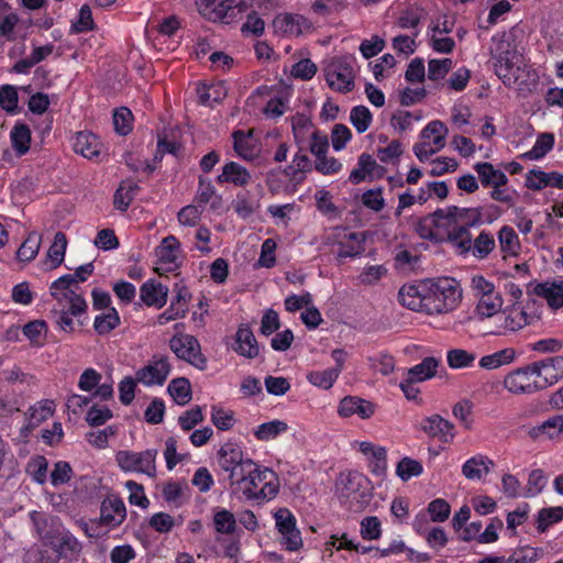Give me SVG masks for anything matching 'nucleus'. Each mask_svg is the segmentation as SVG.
<instances>
[{
    "mask_svg": "<svg viewBox=\"0 0 563 563\" xmlns=\"http://www.w3.org/2000/svg\"><path fill=\"white\" fill-rule=\"evenodd\" d=\"M218 464L228 474L229 487L233 495L244 500H253L256 463L244 456L243 451L234 444L223 445L218 453Z\"/></svg>",
    "mask_w": 563,
    "mask_h": 563,
    "instance_id": "nucleus-1",
    "label": "nucleus"
},
{
    "mask_svg": "<svg viewBox=\"0 0 563 563\" xmlns=\"http://www.w3.org/2000/svg\"><path fill=\"white\" fill-rule=\"evenodd\" d=\"M428 314H445L461 305L463 290L459 280L452 277L428 279Z\"/></svg>",
    "mask_w": 563,
    "mask_h": 563,
    "instance_id": "nucleus-2",
    "label": "nucleus"
},
{
    "mask_svg": "<svg viewBox=\"0 0 563 563\" xmlns=\"http://www.w3.org/2000/svg\"><path fill=\"white\" fill-rule=\"evenodd\" d=\"M471 289L475 298L473 318L478 321L496 319L504 307V298L495 284L483 275H474L471 278Z\"/></svg>",
    "mask_w": 563,
    "mask_h": 563,
    "instance_id": "nucleus-3",
    "label": "nucleus"
},
{
    "mask_svg": "<svg viewBox=\"0 0 563 563\" xmlns=\"http://www.w3.org/2000/svg\"><path fill=\"white\" fill-rule=\"evenodd\" d=\"M93 272L95 265L89 262L77 267L73 274L60 276L51 284V296L54 299H68L75 311H81L86 299L80 291L79 283L86 282Z\"/></svg>",
    "mask_w": 563,
    "mask_h": 563,
    "instance_id": "nucleus-4",
    "label": "nucleus"
},
{
    "mask_svg": "<svg viewBox=\"0 0 563 563\" xmlns=\"http://www.w3.org/2000/svg\"><path fill=\"white\" fill-rule=\"evenodd\" d=\"M356 59L352 55L335 56L324 63V79L336 92L346 93L354 89Z\"/></svg>",
    "mask_w": 563,
    "mask_h": 563,
    "instance_id": "nucleus-5",
    "label": "nucleus"
},
{
    "mask_svg": "<svg viewBox=\"0 0 563 563\" xmlns=\"http://www.w3.org/2000/svg\"><path fill=\"white\" fill-rule=\"evenodd\" d=\"M448 126L440 120L430 121L419 133V141L413 145L416 157L424 163L446 145Z\"/></svg>",
    "mask_w": 563,
    "mask_h": 563,
    "instance_id": "nucleus-6",
    "label": "nucleus"
},
{
    "mask_svg": "<svg viewBox=\"0 0 563 563\" xmlns=\"http://www.w3.org/2000/svg\"><path fill=\"white\" fill-rule=\"evenodd\" d=\"M158 451L147 449L141 452L121 450L115 454V462L124 473L144 474L151 478L156 476V459Z\"/></svg>",
    "mask_w": 563,
    "mask_h": 563,
    "instance_id": "nucleus-7",
    "label": "nucleus"
},
{
    "mask_svg": "<svg viewBox=\"0 0 563 563\" xmlns=\"http://www.w3.org/2000/svg\"><path fill=\"white\" fill-rule=\"evenodd\" d=\"M532 321L533 316L527 311L526 307L519 301H515L512 305L501 308L500 313L495 319V327L489 331V334L506 335L514 333L531 324Z\"/></svg>",
    "mask_w": 563,
    "mask_h": 563,
    "instance_id": "nucleus-8",
    "label": "nucleus"
},
{
    "mask_svg": "<svg viewBox=\"0 0 563 563\" xmlns=\"http://www.w3.org/2000/svg\"><path fill=\"white\" fill-rule=\"evenodd\" d=\"M168 345L177 358L198 369L207 367V358L203 356L201 345L196 336L187 333H176L169 339Z\"/></svg>",
    "mask_w": 563,
    "mask_h": 563,
    "instance_id": "nucleus-9",
    "label": "nucleus"
},
{
    "mask_svg": "<svg viewBox=\"0 0 563 563\" xmlns=\"http://www.w3.org/2000/svg\"><path fill=\"white\" fill-rule=\"evenodd\" d=\"M170 372L168 356L156 354L135 372V379L144 387H161L166 383Z\"/></svg>",
    "mask_w": 563,
    "mask_h": 563,
    "instance_id": "nucleus-10",
    "label": "nucleus"
},
{
    "mask_svg": "<svg viewBox=\"0 0 563 563\" xmlns=\"http://www.w3.org/2000/svg\"><path fill=\"white\" fill-rule=\"evenodd\" d=\"M156 266L155 272L159 275L173 273L178 269L181 263L180 242L175 235L164 238L155 249Z\"/></svg>",
    "mask_w": 563,
    "mask_h": 563,
    "instance_id": "nucleus-11",
    "label": "nucleus"
},
{
    "mask_svg": "<svg viewBox=\"0 0 563 563\" xmlns=\"http://www.w3.org/2000/svg\"><path fill=\"white\" fill-rule=\"evenodd\" d=\"M503 386L512 395L533 394L540 390L531 364L509 372L504 377Z\"/></svg>",
    "mask_w": 563,
    "mask_h": 563,
    "instance_id": "nucleus-12",
    "label": "nucleus"
},
{
    "mask_svg": "<svg viewBox=\"0 0 563 563\" xmlns=\"http://www.w3.org/2000/svg\"><path fill=\"white\" fill-rule=\"evenodd\" d=\"M437 217L445 221V225L474 228L482 223V210L479 208L449 207L437 210Z\"/></svg>",
    "mask_w": 563,
    "mask_h": 563,
    "instance_id": "nucleus-13",
    "label": "nucleus"
},
{
    "mask_svg": "<svg viewBox=\"0 0 563 563\" xmlns=\"http://www.w3.org/2000/svg\"><path fill=\"white\" fill-rule=\"evenodd\" d=\"M540 390L563 378V356H550L531 363Z\"/></svg>",
    "mask_w": 563,
    "mask_h": 563,
    "instance_id": "nucleus-14",
    "label": "nucleus"
},
{
    "mask_svg": "<svg viewBox=\"0 0 563 563\" xmlns=\"http://www.w3.org/2000/svg\"><path fill=\"white\" fill-rule=\"evenodd\" d=\"M428 279L404 285L398 292L399 302L413 311L427 313Z\"/></svg>",
    "mask_w": 563,
    "mask_h": 563,
    "instance_id": "nucleus-15",
    "label": "nucleus"
},
{
    "mask_svg": "<svg viewBox=\"0 0 563 563\" xmlns=\"http://www.w3.org/2000/svg\"><path fill=\"white\" fill-rule=\"evenodd\" d=\"M126 518V508L118 496L106 497L100 506L99 525L111 530L119 527Z\"/></svg>",
    "mask_w": 563,
    "mask_h": 563,
    "instance_id": "nucleus-16",
    "label": "nucleus"
},
{
    "mask_svg": "<svg viewBox=\"0 0 563 563\" xmlns=\"http://www.w3.org/2000/svg\"><path fill=\"white\" fill-rule=\"evenodd\" d=\"M353 448L365 456L371 472L383 477L387 472V451L384 446L374 444L369 441L354 442Z\"/></svg>",
    "mask_w": 563,
    "mask_h": 563,
    "instance_id": "nucleus-17",
    "label": "nucleus"
},
{
    "mask_svg": "<svg viewBox=\"0 0 563 563\" xmlns=\"http://www.w3.org/2000/svg\"><path fill=\"white\" fill-rule=\"evenodd\" d=\"M256 474L254 476V499L255 501L271 500L279 492V481L277 475L268 467H262L256 464Z\"/></svg>",
    "mask_w": 563,
    "mask_h": 563,
    "instance_id": "nucleus-18",
    "label": "nucleus"
},
{
    "mask_svg": "<svg viewBox=\"0 0 563 563\" xmlns=\"http://www.w3.org/2000/svg\"><path fill=\"white\" fill-rule=\"evenodd\" d=\"M273 26L276 33L285 36H299L311 29V22L297 13H280L275 16Z\"/></svg>",
    "mask_w": 563,
    "mask_h": 563,
    "instance_id": "nucleus-19",
    "label": "nucleus"
},
{
    "mask_svg": "<svg viewBox=\"0 0 563 563\" xmlns=\"http://www.w3.org/2000/svg\"><path fill=\"white\" fill-rule=\"evenodd\" d=\"M543 551L533 547H519L509 555L487 554L477 563H536L542 556Z\"/></svg>",
    "mask_w": 563,
    "mask_h": 563,
    "instance_id": "nucleus-20",
    "label": "nucleus"
},
{
    "mask_svg": "<svg viewBox=\"0 0 563 563\" xmlns=\"http://www.w3.org/2000/svg\"><path fill=\"white\" fill-rule=\"evenodd\" d=\"M386 169L379 165L369 154H361L357 166L350 174V181L360 184L365 180L373 181L384 176Z\"/></svg>",
    "mask_w": 563,
    "mask_h": 563,
    "instance_id": "nucleus-21",
    "label": "nucleus"
},
{
    "mask_svg": "<svg viewBox=\"0 0 563 563\" xmlns=\"http://www.w3.org/2000/svg\"><path fill=\"white\" fill-rule=\"evenodd\" d=\"M420 428L429 437L444 443L452 442L455 437L453 423L439 415H432L422 419Z\"/></svg>",
    "mask_w": 563,
    "mask_h": 563,
    "instance_id": "nucleus-22",
    "label": "nucleus"
},
{
    "mask_svg": "<svg viewBox=\"0 0 563 563\" xmlns=\"http://www.w3.org/2000/svg\"><path fill=\"white\" fill-rule=\"evenodd\" d=\"M340 258L355 257L363 253L365 239L362 233L341 229L335 233Z\"/></svg>",
    "mask_w": 563,
    "mask_h": 563,
    "instance_id": "nucleus-23",
    "label": "nucleus"
},
{
    "mask_svg": "<svg viewBox=\"0 0 563 563\" xmlns=\"http://www.w3.org/2000/svg\"><path fill=\"white\" fill-rule=\"evenodd\" d=\"M492 62L495 74L504 85L511 86L516 84L522 65V56L519 53H512L511 56Z\"/></svg>",
    "mask_w": 563,
    "mask_h": 563,
    "instance_id": "nucleus-24",
    "label": "nucleus"
},
{
    "mask_svg": "<svg viewBox=\"0 0 563 563\" xmlns=\"http://www.w3.org/2000/svg\"><path fill=\"white\" fill-rule=\"evenodd\" d=\"M169 289L156 279H148L140 287V299L147 307L163 308L168 299Z\"/></svg>",
    "mask_w": 563,
    "mask_h": 563,
    "instance_id": "nucleus-25",
    "label": "nucleus"
},
{
    "mask_svg": "<svg viewBox=\"0 0 563 563\" xmlns=\"http://www.w3.org/2000/svg\"><path fill=\"white\" fill-rule=\"evenodd\" d=\"M365 483L366 477L360 472H342L336 478L335 490L343 498L354 499Z\"/></svg>",
    "mask_w": 563,
    "mask_h": 563,
    "instance_id": "nucleus-26",
    "label": "nucleus"
},
{
    "mask_svg": "<svg viewBox=\"0 0 563 563\" xmlns=\"http://www.w3.org/2000/svg\"><path fill=\"white\" fill-rule=\"evenodd\" d=\"M497 240L503 260L518 258L520 256L522 245L512 227L503 225L497 233Z\"/></svg>",
    "mask_w": 563,
    "mask_h": 563,
    "instance_id": "nucleus-27",
    "label": "nucleus"
},
{
    "mask_svg": "<svg viewBox=\"0 0 563 563\" xmlns=\"http://www.w3.org/2000/svg\"><path fill=\"white\" fill-rule=\"evenodd\" d=\"M338 412L343 418L356 415L361 419H368L374 415L375 406L368 400L350 396L340 401Z\"/></svg>",
    "mask_w": 563,
    "mask_h": 563,
    "instance_id": "nucleus-28",
    "label": "nucleus"
},
{
    "mask_svg": "<svg viewBox=\"0 0 563 563\" xmlns=\"http://www.w3.org/2000/svg\"><path fill=\"white\" fill-rule=\"evenodd\" d=\"M54 300L56 301V305H57L56 323H57L58 328L62 331L67 332V333L74 332L76 329L74 318H80L82 314L86 313L87 308H88L87 302L85 301V306L81 311H75V309L73 308V306L70 303V300H68V299H66V300L54 299Z\"/></svg>",
    "mask_w": 563,
    "mask_h": 563,
    "instance_id": "nucleus-29",
    "label": "nucleus"
},
{
    "mask_svg": "<svg viewBox=\"0 0 563 563\" xmlns=\"http://www.w3.org/2000/svg\"><path fill=\"white\" fill-rule=\"evenodd\" d=\"M74 151L81 156L93 159L99 157L102 150V143L99 137L91 132H79L74 140Z\"/></svg>",
    "mask_w": 563,
    "mask_h": 563,
    "instance_id": "nucleus-30",
    "label": "nucleus"
},
{
    "mask_svg": "<svg viewBox=\"0 0 563 563\" xmlns=\"http://www.w3.org/2000/svg\"><path fill=\"white\" fill-rule=\"evenodd\" d=\"M444 229L448 234V242L455 253L464 257L468 256L473 240L470 229L457 225H444Z\"/></svg>",
    "mask_w": 563,
    "mask_h": 563,
    "instance_id": "nucleus-31",
    "label": "nucleus"
},
{
    "mask_svg": "<svg viewBox=\"0 0 563 563\" xmlns=\"http://www.w3.org/2000/svg\"><path fill=\"white\" fill-rule=\"evenodd\" d=\"M494 462L483 454L466 460L462 465V474L471 481L483 479L493 468Z\"/></svg>",
    "mask_w": 563,
    "mask_h": 563,
    "instance_id": "nucleus-32",
    "label": "nucleus"
},
{
    "mask_svg": "<svg viewBox=\"0 0 563 563\" xmlns=\"http://www.w3.org/2000/svg\"><path fill=\"white\" fill-rule=\"evenodd\" d=\"M234 351L247 358H254L258 355L260 347L257 341L249 327H240L238 329Z\"/></svg>",
    "mask_w": 563,
    "mask_h": 563,
    "instance_id": "nucleus-33",
    "label": "nucleus"
},
{
    "mask_svg": "<svg viewBox=\"0 0 563 563\" xmlns=\"http://www.w3.org/2000/svg\"><path fill=\"white\" fill-rule=\"evenodd\" d=\"M250 180V172L235 162L224 164L221 174L217 177L219 184L230 183L238 187L246 186Z\"/></svg>",
    "mask_w": 563,
    "mask_h": 563,
    "instance_id": "nucleus-34",
    "label": "nucleus"
},
{
    "mask_svg": "<svg viewBox=\"0 0 563 563\" xmlns=\"http://www.w3.org/2000/svg\"><path fill=\"white\" fill-rule=\"evenodd\" d=\"M56 409V404L52 399H42L32 405L26 412L27 424L36 428L47 419H49Z\"/></svg>",
    "mask_w": 563,
    "mask_h": 563,
    "instance_id": "nucleus-35",
    "label": "nucleus"
},
{
    "mask_svg": "<svg viewBox=\"0 0 563 563\" xmlns=\"http://www.w3.org/2000/svg\"><path fill=\"white\" fill-rule=\"evenodd\" d=\"M563 432V413L555 415L543 421L541 424L532 427L529 435L532 439H555Z\"/></svg>",
    "mask_w": 563,
    "mask_h": 563,
    "instance_id": "nucleus-36",
    "label": "nucleus"
},
{
    "mask_svg": "<svg viewBox=\"0 0 563 563\" xmlns=\"http://www.w3.org/2000/svg\"><path fill=\"white\" fill-rule=\"evenodd\" d=\"M233 147L235 153L246 161H253L260 154V148L251 133L243 131H235L233 133Z\"/></svg>",
    "mask_w": 563,
    "mask_h": 563,
    "instance_id": "nucleus-37",
    "label": "nucleus"
},
{
    "mask_svg": "<svg viewBox=\"0 0 563 563\" xmlns=\"http://www.w3.org/2000/svg\"><path fill=\"white\" fill-rule=\"evenodd\" d=\"M484 187H503L508 183L506 174L490 163H477L474 166Z\"/></svg>",
    "mask_w": 563,
    "mask_h": 563,
    "instance_id": "nucleus-38",
    "label": "nucleus"
},
{
    "mask_svg": "<svg viewBox=\"0 0 563 563\" xmlns=\"http://www.w3.org/2000/svg\"><path fill=\"white\" fill-rule=\"evenodd\" d=\"M212 527L219 534H233L238 528L234 514L225 508H212Z\"/></svg>",
    "mask_w": 563,
    "mask_h": 563,
    "instance_id": "nucleus-39",
    "label": "nucleus"
},
{
    "mask_svg": "<svg viewBox=\"0 0 563 563\" xmlns=\"http://www.w3.org/2000/svg\"><path fill=\"white\" fill-rule=\"evenodd\" d=\"M66 249V235L63 232L55 233L54 240L46 253L45 265L48 269H55L63 264L65 260Z\"/></svg>",
    "mask_w": 563,
    "mask_h": 563,
    "instance_id": "nucleus-40",
    "label": "nucleus"
},
{
    "mask_svg": "<svg viewBox=\"0 0 563 563\" xmlns=\"http://www.w3.org/2000/svg\"><path fill=\"white\" fill-rule=\"evenodd\" d=\"M470 249V255L479 261L486 260L496 249L495 238L489 231L483 230L472 240Z\"/></svg>",
    "mask_w": 563,
    "mask_h": 563,
    "instance_id": "nucleus-41",
    "label": "nucleus"
},
{
    "mask_svg": "<svg viewBox=\"0 0 563 563\" xmlns=\"http://www.w3.org/2000/svg\"><path fill=\"white\" fill-rule=\"evenodd\" d=\"M518 53L514 43V36L510 33H497L492 37L490 56L492 60L511 56Z\"/></svg>",
    "mask_w": 563,
    "mask_h": 563,
    "instance_id": "nucleus-42",
    "label": "nucleus"
},
{
    "mask_svg": "<svg viewBox=\"0 0 563 563\" xmlns=\"http://www.w3.org/2000/svg\"><path fill=\"white\" fill-rule=\"evenodd\" d=\"M289 427L287 422L276 419L261 423L256 427V429H254L253 434L256 440L268 442L276 440L278 437L286 433Z\"/></svg>",
    "mask_w": 563,
    "mask_h": 563,
    "instance_id": "nucleus-43",
    "label": "nucleus"
},
{
    "mask_svg": "<svg viewBox=\"0 0 563 563\" xmlns=\"http://www.w3.org/2000/svg\"><path fill=\"white\" fill-rule=\"evenodd\" d=\"M536 294L547 300L552 309L563 307V283H542L536 287Z\"/></svg>",
    "mask_w": 563,
    "mask_h": 563,
    "instance_id": "nucleus-44",
    "label": "nucleus"
},
{
    "mask_svg": "<svg viewBox=\"0 0 563 563\" xmlns=\"http://www.w3.org/2000/svg\"><path fill=\"white\" fill-rule=\"evenodd\" d=\"M477 353L465 349H451L446 352V363L452 369H464L474 366Z\"/></svg>",
    "mask_w": 563,
    "mask_h": 563,
    "instance_id": "nucleus-45",
    "label": "nucleus"
},
{
    "mask_svg": "<svg viewBox=\"0 0 563 563\" xmlns=\"http://www.w3.org/2000/svg\"><path fill=\"white\" fill-rule=\"evenodd\" d=\"M195 201L202 209L208 203L211 208L217 209L221 205V197L210 180L200 177Z\"/></svg>",
    "mask_w": 563,
    "mask_h": 563,
    "instance_id": "nucleus-46",
    "label": "nucleus"
},
{
    "mask_svg": "<svg viewBox=\"0 0 563 563\" xmlns=\"http://www.w3.org/2000/svg\"><path fill=\"white\" fill-rule=\"evenodd\" d=\"M227 95L224 84L217 82L212 85H200L197 88L198 100L201 104L211 107L213 103L220 102Z\"/></svg>",
    "mask_w": 563,
    "mask_h": 563,
    "instance_id": "nucleus-47",
    "label": "nucleus"
},
{
    "mask_svg": "<svg viewBox=\"0 0 563 563\" xmlns=\"http://www.w3.org/2000/svg\"><path fill=\"white\" fill-rule=\"evenodd\" d=\"M137 189L139 186L135 181L130 179L123 180L114 194L113 203L115 209L125 211L133 201Z\"/></svg>",
    "mask_w": 563,
    "mask_h": 563,
    "instance_id": "nucleus-48",
    "label": "nucleus"
},
{
    "mask_svg": "<svg viewBox=\"0 0 563 563\" xmlns=\"http://www.w3.org/2000/svg\"><path fill=\"white\" fill-rule=\"evenodd\" d=\"M439 361L435 357H424L419 364L408 369L411 380L424 382L432 378L438 369Z\"/></svg>",
    "mask_w": 563,
    "mask_h": 563,
    "instance_id": "nucleus-49",
    "label": "nucleus"
},
{
    "mask_svg": "<svg viewBox=\"0 0 563 563\" xmlns=\"http://www.w3.org/2000/svg\"><path fill=\"white\" fill-rule=\"evenodd\" d=\"M198 12L209 21L221 22L225 20L223 0H196Z\"/></svg>",
    "mask_w": 563,
    "mask_h": 563,
    "instance_id": "nucleus-50",
    "label": "nucleus"
},
{
    "mask_svg": "<svg viewBox=\"0 0 563 563\" xmlns=\"http://www.w3.org/2000/svg\"><path fill=\"white\" fill-rule=\"evenodd\" d=\"M548 476L541 468L531 470L528 474L527 484L522 497H536L540 495L548 485Z\"/></svg>",
    "mask_w": 563,
    "mask_h": 563,
    "instance_id": "nucleus-51",
    "label": "nucleus"
},
{
    "mask_svg": "<svg viewBox=\"0 0 563 563\" xmlns=\"http://www.w3.org/2000/svg\"><path fill=\"white\" fill-rule=\"evenodd\" d=\"M26 474L36 484L43 485L48 481V461L43 455H35L26 464Z\"/></svg>",
    "mask_w": 563,
    "mask_h": 563,
    "instance_id": "nucleus-52",
    "label": "nucleus"
},
{
    "mask_svg": "<svg viewBox=\"0 0 563 563\" xmlns=\"http://www.w3.org/2000/svg\"><path fill=\"white\" fill-rule=\"evenodd\" d=\"M340 376V368H325L311 371L307 374V380L321 389H330Z\"/></svg>",
    "mask_w": 563,
    "mask_h": 563,
    "instance_id": "nucleus-53",
    "label": "nucleus"
},
{
    "mask_svg": "<svg viewBox=\"0 0 563 563\" xmlns=\"http://www.w3.org/2000/svg\"><path fill=\"white\" fill-rule=\"evenodd\" d=\"M12 147L18 155H24L30 150L31 130L26 124H15L10 133Z\"/></svg>",
    "mask_w": 563,
    "mask_h": 563,
    "instance_id": "nucleus-54",
    "label": "nucleus"
},
{
    "mask_svg": "<svg viewBox=\"0 0 563 563\" xmlns=\"http://www.w3.org/2000/svg\"><path fill=\"white\" fill-rule=\"evenodd\" d=\"M120 324V316L115 308H109L101 314L96 316L93 329L99 335H106Z\"/></svg>",
    "mask_w": 563,
    "mask_h": 563,
    "instance_id": "nucleus-55",
    "label": "nucleus"
},
{
    "mask_svg": "<svg viewBox=\"0 0 563 563\" xmlns=\"http://www.w3.org/2000/svg\"><path fill=\"white\" fill-rule=\"evenodd\" d=\"M554 146V135L552 133H541L532 148L521 155L523 159H541L543 158Z\"/></svg>",
    "mask_w": 563,
    "mask_h": 563,
    "instance_id": "nucleus-56",
    "label": "nucleus"
},
{
    "mask_svg": "<svg viewBox=\"0 0 563 563\" xmlns=\"http://www.w3.org/2000/svg\"><path fill=\"white\" fill-rule=\"evenodd\" d=\"M445 221L438 219L437 211L422 219L418 225H417V232L418 234L423 238L431 241H439V229L444 228Z\"/></svg>",
    "mask_w": 563,
    "mask_h": 563,
    "instance_id": "nucleus-57",
    "label": "nucleus"
},
{
    "mask_svg": "<svg viewBox=\"0 0 563 563\" xmlns=\"http://www.w3.org/2000/svg\"><path fill=\"white\" fill-rule=\"evenodd\" d=\"M167 390L178 405L184 406L191 400V385L185 377L173 379L169 383Z\"/></svg>",
    "mask_w": 563,
    "mask_h": 563,
    "instance_id": "nucleus-58",
    "label": "nucleus"
},
{
    "mask_svg": "<svg viewBox=\"0 0 563 563\" xmlns=\"http://www.w3.org/2000/svg\"><path fill=\"white\" fill-rule=\"evenodd\" d=\"M449 29L445 26L443 30L439 27V24L432 30L430 36V45L433 51L448 54L453 51L455 43L452 37L448 36Z\"/></svg>",
    "mask_w": 563,
    "mask_h": 563,
    "instance_id": "nucleus-59",
    "label": "nucleus"
},
{
    "mask_svg": "<svg viewBox=\"0 0 563 563\" xmlns=\"http://www.w3.org/2000/svg\"><path fill=\"white\" fill-rule=\"evenodd\" d=\"M42 243V236L36 232H31L23 241L16 252V257L22 262H30L37 255Z\"/></svg>",
    "mask_w": 563,
    "mask_h": 563,
    "instance_id": "nucleus-60",
    "label": "nucleus"
},
{
    "mask_svg": "<svg viewBox=\"0 0 563 563\" xmlns=\"http://www.w3.org/2000/svg\"><path fill=\"white\" fill-rule=\"evenodd\" d=\"M472 110L462 102H456L451 108V123L461 132L467 133L466 126L471 124Z\"/></svg>",
    "mask_w": 563,
    "mask_h": 563,
    "instance_id": "nucleus-61",
    "label": "nucleus"
},
{
    "mask_svg": "<svg viewBox=\"0 0 563 563\" xmlns=\"http://www.w3.org/2000/svg\"><path fill=\"white\" fill-rule=\"evenodd\" d=\"M563 519V507H548L542 508L538 512L537 518V529L540 532H544L552 525L561 521Z\"/></svg>",
    "mask_w": 563,
    "mask_h": 563,
    "instance_id": "nucleus-62",
    "label": "nucleus"
},
{
    "mask_svg": "<svg viewBox=\"0 0 563 563\" xmlns=\"http://www.w3.org/2000/svg\"><path fill=\"white\" fill-rule=\"evenodd\" d=\"M350 121L358 133H364L369 129L373 115L367 107L355 106L351 109Z\"/></svg>",
    "mask_w": 563,
    "mask_h": 563,
    "instance_id": "nucleus-63",
    "label": "nucleus"
},
{
    "mask_svg": "<svg viewBox=\"0 0 563 563\" xmlns=\"http://www.w3.org/2000/svg\"><path fill=\"white\" fill-rule=\"evenodd\" d=\"M369 366L373 371L386 376L394 372L395 360L385 352H378L367 357Z\"/></svg>",
    "mask_w": 563,
    "mask_h": 563,
    "instance_id": "nucleus-64",
    "label": "nucleus"
}]
</instances>
